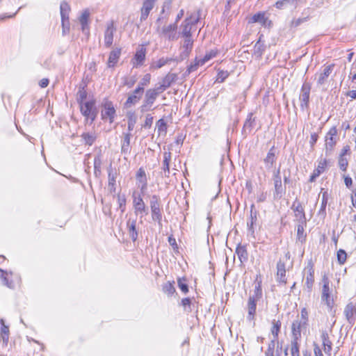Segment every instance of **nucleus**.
I'll use <instances>...</instances> for the list:
<instances>
[{
  "instance_id": "obj_50",
  "label": "nucleus",
  "mask_w": 356,
  "mask_h": 356,
  "mask_svg": "<svg viewBox=\"0 0 356 356\" xmlns=\"http://www.w3.org/2000/svg\"><path fill=\"white\" fill-rule=\"evenodd\" d=\"M337 261L339 262V264L342 265L346 261V259H347V254L346 252H345V250H342V249H340L339 250H338L337 252Z\"/></svg>"
},
{
  "instance_id": "obj_35",
  "label": "nucleus",
  "mask_w": 356,
  "mask_h": 356,
  "mask_svg": "<svg viewBox=\"0 0 356 356\" xmlns=\"http://www.w3.org/2000/svg\"><path fill=\"white\" fill-rule=\"evenodd\" d=\"M173 60H178L177 58H161L156 62H154L152 65V69H159L161 68L163 66L165 65L166 64L169 63L171 61Z\"/></svg>"
},
{
  "instance_id": "obj_33",
  "label": "nucleus",
  "mask_w": 356,
  "mask_h": 356,
  "mask_svg": "<svg viewBox=\"0 0 356 356\" xmlns=\"http://www.w3.org/2000/svg\"><path fill=\"white\" fill-rule=\"evenodd\" d=\"M131 132L124 134L123 141L122 144L121 151L123 154H127L129 152V145L131 139Z\"/></svg>"
},
{
  "instance_id": "obj_30",
  "label": "nucleus",
  "mask_w": 356,
  "mask_h": 356,
  "mask_svg": "<svg viewBox=\"0 0 356 356\" xmlns=\"http://www.w3.org/2000/svg\"><path fill=\"white\" fill-rule=\"evenodd\" d=\"M326 165V161L319 162L318 167L315 169L310 176L309 181L313 182L316 180V179L323 172L324 168Z\"/></svg>"
},
{
  "instance_id": "obj_13",
  "label": "nucleus",
  "mask_w": 356,
  "mask_h": 356,
  "mask_svg": "<svg viewBox=\"0 0 356 356\" xmlns=\"http://www.w3.org/2000/svg\"><path fill=\"white\" fill-rule=\"evenodd\" d=\"M291 209L294 211L296 220L298 222V223H306L305 211L300 202L296 201L294 202Z\"/></svg>"
},
{
  "instance_id": "obj_6",
  "label": "nucleus",
  "mask_w": 356,
  "mask_h": 356,
  "mask_svg": "<svg viewBox=\"0 0 356 356\" xmlns=\"http://www.w3.org/2000/svg\"><path fill=\"white\" fill-rule=\"evenodd\" d=\"M310 90V83L305 82L302 86L299 97L300 101V107L302 110L307 108L309 107Z\"/></svg>"
},
{
  "instance_id": "obj_53",
  "label": "nucleus",
  "mask_w": 356,
  "mask_h": 356,
  "mask_svg": "<svg viewBox=\"0 0 356 356\" xmlns=\"http://www.w3.org/2000/svg\"><path fill=\"white\" fill-rule=\"evenodd\" d=\"M204 64H202L200 63V59H197V58H195V63H191V65H189L188 66V68H187V72L188 74L195 71L197 69V67L200 66V65H203Z\"/></svg>"
},
{
  "instance_id": "obj_42",
  "label": "nucleus",
  "mask_w": 356,
  "mask_h": 356,
  "mask_svg": "<svg viewBox=\"0 0 356 356\" xmlns=\"http://www.w3.org/2000/svg\"><path fill=\"white\" fill-rule=\"evenodd\" d=\"M0 277L2 280L3 284L8 286V288H13L14 286L13 282L9 281L7 277L8 274V272L0 269Z\"/></svg>"
},
{
  "instance_id": "obj_37",
  "label": "nucleus",
  "mask_w": 356,
  "mask_h": 356,
  "mask_svg": "<svg viewBox=\"0 0 356 356\" xmlns=\"http://www.w3.org/2000/svg\"><path fill=\"white\" fill-rule=\"evenodd\" d=\"M1 323V337L3 343H7L9 338V328L7 325H5L3 319L0 320Z\"/></svg>"
},
{
  "instance_id": "obj_17",
  "label": "nucleus",
  "mask_w": 356,
  "mask_h": 356,
  "mask_svg": "<svg viewBox=\"0 0 356 356\" xmlns=\"http://www.w3.org/2000/svg\"><path fill=\"white\" fill-rule=\"evenodd\" d=\"M161 92H162L159 90L158 87L154 89H149L145 92L143 101L147 104L152 106Z\"/></svg>"
},
{
  "instance_id": "obj_63",
  "label": "nucleus",
  "mask_w": 356,
  "mask_h": 356,
  "mask_svg": "<svg viewBox=\"0 0 356 356\" xmlns=\"http://www.w3.org/2000/svg\"><path fill=\"white\" fill-rule=\"evenodd\" d=\"M153 123V117L151 115H147L146 116V119L145 123L143 124V127L149 128Z\"/></svg>"
},
{
  "instance_id": "obj_43",
  "label": "nucleus",
  "mask_w": 356,
  "mask_h": 356,
  "mask_svg": "<svg viewBox=\"0 0 356 356\" xmlns=\"http://www.w3.org/2000/svg\"><path fill=\"white\" fill-rule=\"evenodd\" d=\"M89 17V13L86 10L84 11L79 18V22L81 24L82 31L84 32L86 27L88 26V19Z\"/></svg>"
},
{
  "instance_id": "obj_3",
  "label": "nucleus",
  "mask_w": 356,
  "mask_h": 356,
  "mask_svg": "<svg viewBox=\"0 0 356 356\" xmlns=\"http://www.w3.org/2000/svg\"><path fill=\"white\" fill-rule=\"evenodd\" d=\"M274 185V199H280L286 193V188L282 185L280 175V167L275 170L272 177Z\"/></svg>"
},
{
  "instance_id": "obj_7",
  "label": "nucleus",
  "mask_w": 356,
  "mask_h": 356,
  "mask_svg": "<svg viewBox=\"0 0 356 356\" xmlns=\"http://www.w3.org/2000/svg\"><path fill=\"white\" fill-rule=\"evenodd\" d=\"M322 281L323 285L322 288L321 300L325 302L328 307L331 308L333 305V299L330 296L329 280L326 276H324Z\"/></svg>"
},
{
  "instance_id": "obj_40",
  "label": "nucleus",
  "mask_w": 356,
  "mask_h": 356,
  "mask_svg": "<svg viewBox=\"0 0 356 356\" xmlns=\"http://www.w3.org/2000/svg\"><path fill=\"white\" fill-rule=\"evenodd\" d=\"M250 22L252 23L258 22L262 25H265L266 19L265 18V15L264 13H258L252 17Z\"/></svg>"
},
{
  "instance_id": "obj_32",
  "label": "nucleus",
  "mask_w": 356,
  "mask_h": 356,
  "mask_svg": "<svg viewBox=\"0 0 356 356\" xmlns=\"http://www.w3.org/2000/svg\"><path fill=\"white\" fill-rule=\"evenodd\" d=\"M81 138L86 145H92L95 143L97 136L95 132H85L81 134Z\"/></svg>"
},
{
  "instance_id": "obj_18",
  "label": "nucleus",
  "mask_w": 356,
  "mask_h": 356,
  "mask_svg": "<svg viewBox=\"0 0 356 356\" xmlns=\"http://www.w3.org/2000/svg\"><path fill=\"white\" fill-rule=\"evenodd\" d=\"M121 55V49L120 48H115L113 49L109 54L108 62H107V67H114L117 63L119 60V58Z\"/></svg>"
},
{
  "instance_id": "obj_14",
  "label": "nucleus",
  "mask_w": 356,
  "mask_h": 356,
  "mask_svg": "<svg viewBox=\"0 0 356 356\" xmlns=\"http://www.w3.org/2000/svg\"><path fill=\"white\" fill-rule=\"evenodd\" d=\"M115 31L113 22H110L106 24V29L104 32V44L106 47H110L113 42V34Z\"/></svg>"
},
{
  "instance_id": "obj_47",
  "label": "nucleus",
  "mask_w": 356,
  "mask_h": 356,
  "mask_svg": "<svg viewBox=\"0 0 356 356\" xmlns=\"http://www.w3.org/2000/svg\"><path fill=\"white\" fill-rule=\"evenodd\" d=\"M178 286L180 290L184 293H187L188 292V286L186 284V280L184 277L179 278L177 280Z\"/></svg>"
},
{
  "instance_id": "obj_59",
  "label": "nucleus",
  "mask_w": 356,
  "mask_h": 356,
  "mask_svg": "<svg viewBox=\"0 0 356 356\" xmlns=\"http://www.w3.org/2000/svg\"><path fill=\"white\" fill-rule=\"evenodd\" d=\"M262 296V291L261 289V286L259 284H258L255 286V291H254V295L252 297H254L255 300H259Z\"/></svg>"
},
{
  "instance_id": "obj_9",
  "label": "nucleus",
  "mask_w": 356,
  "mask_h": 356,
  "mask_svg": "<svg viewBox=\"0 0 356 356\" xmlns=\"http://www.w3.org/2000/svg\"><path fill=\"white\" fill-rule=\"evenodd\" d=\"M193 46V40L191 37L184 38L183 44L181 46V52L180 53L178 60H183L188 58L192 51Z\"/></svg>"
},
{
  "instance_id": "obj_64",
  "label": "nucleus",
  "mask_w": 356,
  "mask_h": 356,
  "mask_svg": "<svg viewBox=\"0 0 356 356\" xmlns=\"http://www.w3.org/2000/svg\"><path fill=\"white\" fill-rule=\"evenodd\" d=\"M152 106L147 104V103H145V102L143 101V104L140 107V111L142 113H144L152 110Z\"/></svg>"
},
{
  "instance_id": "obj_44",
  "label": "nucleus",
  "mask_w": 356,
  "mask_h": 356,
  "mask_svg": "<svg viewBox=\"0 0 356 356\" xmlns=\"http://www.w3.org/2000/svg\"><path fill=\"white\" fill-rule=\"evenodd\" d=\"M306 223H298L297 226V237L299 241L302 242L305 239V235L304 234L305 232V225Z\"/></svg>"
},
{
  "instance_id": "obj_52",
  "label": "nucleus",
  "mask_w": 356,
  "mask_h": 356,
  "mask_svg": "<svg viewBox=\"0 0 356 356\" xmlns=\"http://www.w3.org/2000/svg\"><path fill=\"white\" fill-rule=\"evenodd\" d=\"M156 127L159 134L162 132H166L167 124L164 120L160 119L159 120H158V122H156Z\"/></svg>"
},
{
  "instance_id": "obj_15",
  "label": "nucleus",
  "mask_w": 356,
  "mask_h": 356,
  "mask_svg": "<svg viewBox=\"0 0 356 356\" xmlns=\"http://www.w3.org/2000/svg\"><path fill=\"white\" fill-rule=\"evenodd\" d=\"M337 134V129L335 127H332L327 133L325 136V145L326 149L332 150L333 147L337 143L336 136Z\"/></svg>"
},
{
  "instance_id": "obj_26",
  "label": "nucleus",
  "mask_w": 356,
  "mask_h": 356,
  "mask_svg": "<svg viewBox=\"0 0 356 356\" xmlns=\"http://www.w3.org/2000/svg\"><path fill=\"white\" fill-rule=\"evenodd\" d=\"M118 172L116 170L110 169L108 170V188L111 193H115L116 191L115 182Z\"/></svg>"
},
{
  "instance_id": "obj_58",
  "label": "nucleus",
  "mask_w": 356,
  "mask_h": 356,
  "mask_svg": "<svg viewBox=\"0 0 356 356\" xmlns=\"http://www.w3.org/2000/svg\"><path fill=\"white\" fill-rule=\"evenodd\" d=\"M339 165L341 170L346 171L347 166H348V161L346 158L342 156V155L340 156L339 159Z\"/></svg>"
},
{
  "instance_id": "obj_11",
  "label": "nucleus",
  "mask_w": 356,
  "mask_h": 356,
  "mask_svg": "<svg viewBox=\"0 0 356 356\" xmlns=\"http://www.w3.org/2000/svg\"><path fill=\"white\" fill-rule=\"evenodd\" d=\"M277 160L276 150L273 146L267 153L266 157L264 159L263 162L267 170H270L273 168Z\"/></svg>"
},
{
  "instance_id": "obj_1",
  "label": "nucleus",
  "mask_w": 356,
  "mask_h": 356,
  "mask_svg": "<svg viewBox=\"0 0 356 356\" xmlns=\"http://www.w3.org/2000/svg\"><path fill=\"white\" fill-rule=\"evenodd\" d=\"M161 17H159L156 24L157 31L161 37L165 38L168 40H177L179 38V35L177 33V22L173 24H170L168 25H164L162 27L160 26V22L161 21Z\"/></svg>"
},
{
  "instance_id": "obj_2",
  "label": "nucleus",
  "mask_w": 356,
  "mask_h": 356,
  "mask_svg": "<svg viewBox=\"0 0 356 356\" xmlns=\"http://www.w3.org/2000/svg\"><path fill=\"white\" fill-rule=\"evenodd\" d=\"M95 102L93 100L87 101L81 103L80 109L82 115L86 118V121L89 120L90 124H92L97 115V110L95 106Z\"/></svg>"
},
{
  "instance_id": "obj_39",
  "label": "nucleus",
  "mask_w": 356,
  "mask_h": 356,
  "mask_svg": "<svg viewBox=\"0 0 356 356\" xmlns=\"http://www.w3.org/2000/svg\"><path fill=\"white\" fill-rule=\"evenodd\" d=\"M281 327V322L280 321H273V326L271 327V333L273 334V339L274 341L278 340V334L280 331Z\"/></svg>"
},
{
  "instance_id": "obj_36",
  "label": "nucleus",
  "mask_w": 356,
  "mask_h": 356,
  "mask_svg": "<svg viewBox=\"0 0 356 356\" xmlns=\"http://www.w3.org/2000/svg\"><path fill=\"white\" fill-rule=\"evenodd\" d=\"M314 271L312 268H310L309 270V273L307 274L306 277V281H305V286L307 289L308 291H312L313 288V284L314 282Z\"/></svg>"
},
{
  "instance_id": "obj_5",
  "label": "nucleus",
  "mask_w": 356,
  "mask_h": 356,
  "mask_svg": "<svg viewBox=\"0 0 356 356\" xmlns=\"http://www.w3.org/2000/svg\"><path fill=\"white\" fill-rule=\"evenodd\" d=\"M343 314L350 325H355L356 323V301L350 302L346 305Z\"/></svg>"
},
{
  "instance_id": "obj_23",
  "label": "nucleus",
  "mask_w": 356,
  "mask_h": 356,
  "mask_svg": "<svg viewBox=\"0 0 356 356\" xmlns=\"http://www.w3.org/2000/svg\"><path fill=\"white\" fill-rule=\"evenodd\" d=\"M136 179L140 184V186L139 185L138 186L140 188L141 192L144 193L143 191L145 190L147 186V180L145 171L143 168H140L137 171Z\"/></svg>"
},
{
  "instance_id": "obj_19",
  "label": "nucleus",
  "mask_w": 356,
  "mask_h": 356,
  "mask_svg": "<svg viewBox=\"0 0 356 356\" xmlns=\"http://www.w3.org/2000/svg\"><path fill=\"white\" fill-rule=\"evenodd\" d=\"M177 74L174 73H168L162 80L161 84L158 87L161 92L165 90L176 80Z\"/></svg>"
},
{
  "instance_id": "obj_54",
  "label": "nucleus",
  "mask_w": 356,
  "mask_h": 356,
  "mask_svg": "<svg viewBox=\"0 0 356 356\" xmlns=\"http://www.w3.org/2000/svg\"><path fill=\"white\" fill-rule=\"evenodd\" d=\"M299 346V343L294 342L293 343H291V356H300Z\"/></svg>"
},
{
  "instance_id": "obj_56",
  "label": "nucleus",
  "mask_w": 356,
  "mask_h": 356,
  "mask_svg": "<svg viewBox=\"0 0 356 356\" xmlns=\"http://www.w3.org/2000/svg\"><path fill=\"white\" fill-rule=\"evenodd\" d=\"M86 97L87 92L85 90H83V88L79 90L76 95V99L77 102L79 103V105H81V103H84L83 100L86 99Z\"/></svg>"
},
{
  "instance_id": "obj_29",
  "label": "nucleus",
  "mask_w": 356,
  "mask_h": 356,
  "mask_svg": "<svg viewBox=\"0 0 356 356\" xmlns=\"http://www.w3.org/2000/svg\"><path fill=\"white\" fill-rule=\"evenodd\" d=\"M285 264L282 260H280L277 264V276L279 282H282L283 283H286V280L285 279Z\"/></svg>"
},
{
  "instance_id": "obj_45",
  "label": "nucleus",
  "mask_w": 356,
  "mask_h": 356,
  "mask_svg": "<svg viewBox=\"0 0 356 356\" xmlns=\"http://www.w3.org/2000/svg\"><path fill=\"white\" fill-rule=\"evenodd\" d=\"M163 291L165 293L168 294V296H172L176 291L175 286L170 282H168L167 283L163 284Z\"/></svg>"
},
{
  "instance_id": "obj_57",
  "label": "nucleus",
  "mask_w": 356,
  "mask_h": 356,
  "mask_svg": "<svg viewBox=\"0 0 356 356\" xmlns=\"http://www.w3.org/2000/svg\"><path fill=\"white\" fill-rule=\"evenodd\" d=\"M229 76V72L227 71H219L218 72L216 81L219 83H222Z\"/></svg>"
},
{
  "instance_id": "obj_27",
  "label": "nucleus",
  "mask_w": 356,
  "mask_h": 356,
  "mask_svg": "<svg viewBox=\"0 0 356 356\" xmlns=\"http://www.w3.org/2000/svg\"><path fill=\"white\" fill-rule=\"evenodd\" d=\"M133 203L135 209V213L136 214L146 213L145 204L143 200V198L140 196L138 197H134Z\"/></svg>"
},
{
  "instance_id": "obj_60",
  "label": "nucleus",
  "mask_w": 356,
  "mask_h": 356,
  "mask_svg": "<svg viewBox=\"0 0 356 356\" xmlns=\"http://www.w3.org/2000/svg\"><path fill=\"white\" fill-rule=\"evenodd\" d=\"M301 318L302 319L300 321L303 323V324L307 325V323H308V312H307L306 308H302V310H301Z\"/></svg>"
},
{
  "instance_id": "obj_28",
  "label": "nucleus",
  "mask_w": 356,
  "mask_h": 356,
  "mask_svg": "<svg viewBox=\"0 0 356 356\" xmlns=\"http://www.w3.org/2000/svg\"><path fill=\"white\" fill-rule=\"evenodd\" d=\"M136 220L129 219V220L127 222L129 234L131 238L133 240V241H136L138 238V232L136 231Z\"/></svg>"
},
{
  "instance_id": "obj_21",
  "label": "nucleus",
  "mask_w": 356,
  "mask_h": 356,
  "mask_svg": "<svg viewBox=\"0 0 356 356\" xmlns=\"http://www.w3.org/2000/svg\"><path fill=\"white\" fill-rule=\"evenodd\" d=\"M172 159V154L170 152H163V161L162 164V170L164 172V176L166 177H169L170 170V163Z\"/></svg>"
},
{
  "instance_id": "obj_38",
  "label": "nucleus",
  "mask_w": 356,
  "mask_h": 356,
  "mask_svg": "<svg viewBox=\"0 0 356 356\" xmlns=\"http://www.w3.org/2000/svg\"><path fill=\"white\" fill-rule=\"evenodd\" d=\"M236 253L241 262L248 260V252L245 246L238 245L236 248Z\"/></svg>"
},
{
  "instance_id": "obj_10",
  "label": "nucleus",
  "mask_w": 356,
  "mask_h": 356,
  "mask_svg": "<svg viewBox=\"0 0 356 356\" xmlns=\"http://www.w3.org/2000/svg\"><path fill=\"white\" fill-rule=\"evenodd\" d=\"M307 325L303 324L301 321H299V320H296L293 322L291 326L293 339L291 343H293L294 342L298 343V340L301 337L302 329L306 327Z\"/></svg>"
},
{
  "instance_id": "obj_24",
  "label": "nucleus",
  "mask_w": 356,
  "mask_h": 356,
  "mask_svg": "<svg viewBox=\"0 0 356 356\" xmlns=\"http://www.w3.org/2000/svg\"><path fill=\"white\" fill-rule=\"evenodd\" d=\"M257 301L258 300H255L254 297H249V298H248V314L247 318L249 321H252L254 318Z\"/></svg>"
},
{
  "instance_id": "obj_31",
  "label": "nucleus",
  "mask_w": 356,
  "mask_h": 356,
  "mask_svg": "<svg viewBox=\"0 0 356 356\" xmlns=\"http://www.w3.org/2000/svg\"><path fill=\"white\" fill-rule=\"evenodd\" d=\"M60 10L62 20H69V13L70 11V7L69 4L65 1H62L60 5Z\"/></svg>"
},
{
  "instance_id": "obj_49",
  "label": "nucleus",
  "mask_w": 356,
  "mask_h": 356,
  "mask_svg": "<svg viewBox=\"0 0 356 356\" xmlns=\"http://www.w3.org/2000/svg\"><path fill=\"white\" fill-rule=\"evenodd\" d=\"M117 197L119 208L121 209V212L124 213L126 209V197L124 195L118 194Z\"/></svg>"
},
{
  "instance_id": "obj_62",
  "label": "nucleus",
  "mask_w": 356,
  "mask_h": 356,
  "mask_svg": "<svg viewBox=\"0 0 356 356\" xmlns=\"http://www.w3.org/2000/svg\"><path fill=\"white\" fill-rule=\"evenodd\" d=\"M136 81V79L135 76H132V77H130L129 79H126L124 82V84L127 86H128V88H132L134 86V85L135 84Z\"/></svg>"
},
{
  "instance_id": "obj_20",
  "label": "nucleus",
  "mask_w": 356,
  "mask_h": 356,
  "mask_svg": "<svg viewBox=\"0 0 356 356\" xmlns=\"http://www.w3.org/2000/svg\"><path fill=\"white\" fill-rule=\"evenodd\" d=\"M154 6V0H145L141 8L140 20H145Z\"/></svg>"
},
{
  "instance_id": "obj_8",
  "label": "nucleus",
  "mask_w": 356,
  "mask_h": 356,
  "mask_svg": "<svg viewBox=\"0 0 356 356\" xmlns=\"http://www.w3.org/2000/svg\"><path fill=\"white\" fill-rule=\"evenodd\" d=\"M150 207L152 219L160 222L162 215L160 209L159 198L157 195H154L152 196L150 200Z\"/></svg>"
},
{
  "instance_id": "obj_22",
  "label": "nucleus",
  "mask_w": 356,
  "mask_h": 356,
  "mask_svg": "<svg viewBox=\"0 0 356 356\" xmlns=\"http://www.w3.org/2000/svg\"><path fill=\"white\" fill-rule=\"evenodd\" d=\"M145 54L146 50L143 47H141L140 49H138L136 51L134 57L132 59L134 67H138L139 65H143L145 58Z\"/></svg>"
},
{
  "instance_id": "obj_4",
  "label": "nucleus",
  "mask_w": 356,
  "mask_h": 356,
  "mask_svg": "<svg viewBox=\"0 0 356 356\" xmlns=\"http://www.w3.org/2000/svg\"><path fill=\"white\" fill-rule=\"evenodd\" d=\"M200 10L192 14L189 17L186 18L182 24L183 29L181 35L184 38L191 37L192 25L197 24L200 19Z\"/></svg>"
},
{
  "instance_id": "obj_25",
  "label": "nucleus",
  "mask_w": 356,
  "mask_h": 356,
  "mask_svg": "<svg viewBox=\"0 0 356 356\" xmlns=\"http://www.w3.org/2000/svg\"><path fill=\"white\" fill-rule=\"evenodd\" d=\"M321 339L323 346L324 347V351L326 354L330 355L332 351V343L330 340L328 333L326 330H322L321 332Z\"/></svg>"
},
{
  "instance_id": "obj_41",
  "label": "nucleus",
  "mask_w": 356,
  "mask_h": 356,
  "mask_svg": "<svg viewBox=\"0 0 356 356\" xmlns=\"http://www.w3.org/2000/svg\"><path fill=\"white\" fill-rule=\"evenodd\" d=\"M140 99V95H135L131 94L128 97L126 102L124 103V106L125 107L129 108L131 105H135Z\"/></svg>"
},
{
  "instance_id": "obj_46",
  "label": "nucleus",
  "mask_w": 356,
  "mask_h": 356,
  "mask_svg": "<svg viewBox=\"0 0 356 356\" xmlns=\"http://www.w3.org/2000/svg\"><path fill=\"white\" fill-rule=\"evenodd\" d=\"M277 341H274V339H271L270 342L268 344V349L265 352L266 356H273L275 348L277 346Z\"/></svg>"
},
{
  "instance_id": "obj_48",
  "label": "nucleus",
  "mask_w": 356,
  "mask_h": 356,
  "mask_svg": "<svg viewBox=\"0 0 356 356\" xmlns=\"http://www.w3.org/2000/svg\"><path fill=\"white\" fill-rule=\"evenodd\" d=\"M217 53H218V51L216 50L211 49L210 51L207 52L204 55L203 58L200 59V63L202 64H204L205 63H207V61H209L211 58L216 57Z\"/></svg>"
},
{
  "instance_id": "obj_34",
  "label": "nucleus",
  "mask_w": 356,
  "mask_h": 356,
  "mask_svg": "<svg viewBox=\"0 0 356 356\" xmlns=\"http://www.w3.org/2000/svg\"><path fill=\"white\" fill-rule=\"evenodd\" d=\"M127 119H128V132H131L134 130L135 124L137 122V117L134 112L129 111L127 113Z\"/></svg>"
},
{
  "instance_id": "obj_16",
  "label": "nucleus",
  "mask_w": 356,
  "mask_h": 356,
  "mask_svg": "<svg viewBox=\"0 0 356 356\" xmlns=\"http://www.w3.org/2000/svg\"><path fill=\"white\" fill-rule=\"evenodd\" d=\"M334 67V65H329L324 67L322 72L316 74V77L317 79V84L319 86H322L325 83L327 78L331 74L332 70Z\"/></svg>"
},
{
  "instance_id": "obj_12",
  "label": "nucleus",
  "mask_w": 356,
  "mask_h": 356,
  "mask_svg": "<svg viewBox=\"0 0 356 356\" xmlns=\"http://www.w3.org/2000/svg\"><path fill=\"white\" fill-rule=\"evenodd\" d=\"M115 116V110L112 102H106L104 104V110L102 111V118L103 120L108 119L110 123H112Z\"/></svg>"
},
{
  "instance_id": "obj_55",
  "label": "nucleus",
  "mask_w": 356,
  "mask_h": 356,
  "mask_svg": "<svg viewBox=\"0 0 356 356\" xmlns=\"http://www.w3.org/2000/svg\"><path fill=\"white\" fill-rule=\"evenodd\" d=\"M327 200H328L327 194L326 192H325L322 195V202H321V208L319 210L320 213H324L325 212V208H326V206L327 204Z\"/></svg>"
},
{
  "instance_id": "obj_51",
  "label": "nucleus",
  "mask_w": 356,
  "mask_h": 356,
  "mask_svg": "<svg viewBox=\"0 0 356 356\" xmlns=\"http://www.w3.org/2000/svg\"><path fill=\"white\" fill-rule=\"evenodd\" d=\"M181 305L186 312L189 313L192 312L191 309V300L189 298H185L181 300Z\"/></svg>"
},
{
  "instance_id": "obj_61",
  "label": "nucleus",
  "mask_w": 356,
  "mask_h": 356,
  "mask_svg": "<svg viewBox=\"0 0 356 356\" xmlns=\"http://www.w3.org/2000/svg\"><path fill=\"white\" fill-rule=\"evenodd\" d=\"M256 220H257V212L255 211L254 213H253L252 211H251L250 221L248 222V223H247L248 226L249 227V229L250 230L252 229L253 225L256 222Z\"/></svg>"
}]
</instances>
